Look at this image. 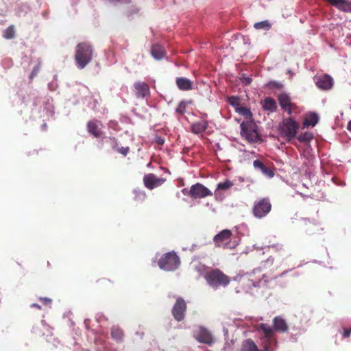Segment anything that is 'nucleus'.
<instances>
[{
  "label": "nucleus",
  "instance_id": "aec40b11",
  "mask_svg": "<svg viewBox=\"0 0 351 351\" xmlns=\"http://www.w3.org/2000/svg\"><path fill=\"white\" fill-rule=\"evenodd\" d=\"M274 330L285 332L287 330L288 326L286 322L281 317H276L273 321Z\"/></svg>",
  "mask_w": 351,
  "mask_h": 351
},
{
  "label": "nucleus",
  "instance_id": "0eeeda50",
  "mask_svg": "<svg viewBox=\"0 0 351 351\" xmlns=\"http://www.w3.org/2000/svg\"><path fill=\"white\" fill-rule=\"evenodd\" d=\"M180 262L177 254L173 252H168L161 256L158 261V266L165 271H173L178 268Z\"/></svg>",
  "mask_w": 351,
  "mask_h": 351
},
{
  "label": "nucleus",
  "instance_id": "423d86ee",
  "mask_svg": "<svg viewBox=\"0 0 351 351\" xmlns=\"http://www.w3.org/2000/svg\"><path fill=\"white\" fill-rule=\"evenodd\" d=\"M241 134L249 142H256L260 138L257 125L252 121H243L241 124Z\"/></svg>",
  "mask_w": 351,
  "mask_h": 351
},
{
  "label": "nucleus",
  "instance_id": "f8f14e48",
  "mask_svg": "<svg viewBox=\"0 0 351 351\" xmlns=\"http://www.w3.org/2000/svg\"><path fill=\"white\" fill-rule=\"evenodd\" d=\"M135 95L138 99H145L150 95V88L146 82H136L134 84Z\"/></svg>",
  "mask_w": 351,
  "mask_h": 351
},
{
  "label": "nucleus",
  "instance_id": "de8ad7c7",
  "mask_svg": "<svg viewBox=\"0 0 351 351\" xmlns=\"http://www.w3.org/2000/svg\"><path fill=\"white\" fill-rule=\"evenodd\" d=\"M101 282H103V283H105V284H108V283H110V281L108 280H106V279H104V280H101Z\"/></svg>",
  "mask_w": 351,
  "mask_h": 351
},
{
  "label": "nucleus",
  "instance_id": "393cba45",
  "mask_svg": "<svg viewBox=\"0 0 351 351\" xmlns=\"http://www.w3.org/2000/svg\"><path fill=\"white\" fill-rule=\"evenodd\" d=\"M278 101H279V104L282 110H285L291 104H292L289 96L285 93L280 94L278 96Z\"/></svg>",
  "mask_w": 351,
  "mask_h": 351
},
{
  "label": "nucleus",
  "instance_id": "bb28decb",
  "mask_svg": "<svg viewBox=\"0 0 351 351\" xmlns=\"http://www.w3.org/2000/svg\"><path fill=\"white\" fill-rule=\"evenodd\" d=\"M112 337L117 341H121L123 337V331L118 327H112L110 332Z\"/></svg>",
  "mask_w": 351,
  "mask_h": 351
},
{
  "label": "nucleus",
  "instance_id": "4be33fe9",
  "mask_svg": "<svg viewBox=\"0 0 351 351\" xmlns=\"http://www.w3.org/2000/svg\"><path fill=\"white\" fill-rule=\"evenodd\" d=\"M261 340L263 348L260 351H272V345H276L277 343L275 337H271V339L261 337Z\"/></svg>",
  "mask_w": 351,
  "mask_h": 351
},
{
  "label": "nucleus",
  "instance_id": "e433bc0d",
  "mask_svg": "<svg viewBox=\"0 0 351 351\" xmlns=\"http://www.w3.org/2000/svg\"><path fill=\"white\" fill-rule=\"evenodd\" d=\"M186 104L184 101H181L177 106L176 111L180 114H183L186 111Z\"/></svg>",
  "mask_w": 351,
  "mask_h": 351
},
{
  "label": "nucleus",
  "instance_id": "09e8293b",
  "mask_svg": "<svg viewBox=\"0 0 351 351\" xmlns=\"http://www.w3.org/2000/svg\"><path fill=\"white\" fill-rule=\"evenodd\" d=\"M108 1L111 3H114L121 2V0H108Z\"/></svg>",
  "mask_w": 351,
  "mask_h": 351
},
{
  "label": "nucleus",
  "instance_id": "dca6fc26",
  "mask_svg": "<svg viewBox=\"0 0 351 351\" xmlns=\"http://www.w3.org/2000/svg\"><path fill=\"white\" fill-rule=\"evenodd\" d=\"M88 132L96 138H99L103 132L99 127L98 121L97 120H92L87 123Z\"/></svg>",
  "mask_w": 351,
  "mask_h": 351
},
{
  "label": "nucleus",
  "instance_id": "c85d7f7f",
  "mask_svg": "<svg viewBox=\"0 0 351 351\" xmlns=\"http://www.w3.org/2000/svg\"><path fill=\"white\" fill-rule=\"evenodd\" d=\"M313 138V135L311 132L302 133L298 136V139L301 143L310 142Z\"/></svg>",
  "mask_w": 351,
  "mask_h": 351
},
{
  "label": "nucleus",
  "instance_id": "603ef678",
  "mask_svg": "<svg viewBox=\"0 0 351 351\" xmlns=\"http://www.w3.org/2000/svg\"><path fill=\"white\" fill-rule=\"evenodd\" d=\"M186 192H187V189H184L182 190V193H183L184 194H186Z\"/></svg>",
  "mask_w": 351,
  "mask_h": 351
},
{
  "label": "nucleus",
  "instance_id": "7c9ffc66",
  "mask_svg": "<svg viewBox=\"0 0 351 351\" xmlns=\"http://www.w3.org/2000/svg\"><path fill=\"white\" fill-rule=\"evenodd\" d=\"M15 36V31L13 25L9 26L5 30L3 37L6 39H12Z\"/></svg>",
  "mask_w": 351,
  "mask_h": 351
},
{
  "label": "nucleus",
  "instance_id": "39448f33",
  "mask_svg": "<svg viewBox=\"0 0 351 351\" xmlns=\"http://www.w3.org/2000/svg\"><path fill=\"white\" fill-rule=\"evenodd\" d=\"M271 203L268 197H263L256 200L252 208L253 215L258 219L266 217L271 210Z\"/></svg>",
  "mask_w": 351,
  "mask_h": 351
},
{
  "label": "nucleus",
  "instance_id": "ea45409f",
  "mask_svg": "<svg viewBox=\"0 0 351 351\" xmlns=\"http://www.w3.org/2000/svg\"><path fill=\"white\" fill-rule=\"evenodd\" d=\"M117 152L124 156H127V154L129 153L130 147H121L120 148L117 149Z\"/></svg>",
  "mask_w": 351,
  "mask_h": 351
},
{
  "label": "nucleus",
  "instance_id": "72a5a7b5",
  "mask_svg": "<svg viewBox=\"0 0 351 351\" xmlns=\"http://www.w3.org/2000/svg\"><path fill=\"white\" fill-rule=\"evenodd\" d=\"M285 111L287 112V113L289 115H291L293 113H300V110L298 109V107L296 106L295 104L292 103L287 108H286Z\"/></svg>",
  "mask_w": 351,
  "mask_h": 351
},
{
  "label": "nucleus",
  "instance_id": "cd10ccee",
  "mask_svg": "<svg viewBox=\"0 0 351 351\" xmlns=\"http://www.w3.org/2000/svg\"><path fill=\"white\" fill-rule=\"evenodd\" d=\"M185 308H173L172 314L174 318L178 321H181L184 317Z\"/></svg>",
  "mask_w": 351,
  "mask_h": 351
},
{
  "label": "nucleus",
  "instance_id": "f03ea898",
  "mask_svg": "<svg viewBox=\"0 0 351 351\" xmlns=\"http://www.w3.org/2000/svg\"><path fill=\"white\" fill-rule=\"evenodd\" d=\"M93 58V47L90 43L82 42L77 44L75 47V60L79 69H84L91 62Z\"/></svg>",
  "mask_w": 351,
  "mask_h": 351
},
{
  "label": "nucleus",
  "instance_id": "a18cd8bd",
  "mask_svg": "<svg viewBox=\"0 0 351 351\" xmlns=\"http://www.w3.org/2000/svg\"><path fill=\"white\" fill-rule=\"evenodd\" d=\"M351 334V328L348 329H344L343 336L344 338H348L350 337Z\"/></svg>",
  "mask_w": 351,
  "mask_h": 351
},
{
  "label": "nucleus",
  "instance_id": "f257e3e1",
  "mask_svg": "<svg viewBox=\"0 0 351 351\" xmlns=\"http://www.w3.org/2000/svg\"><path fill=\"white\" fill-rule=\"evenodd\" d=\"M204 278L207 285L214 290L228 287L231 281L229 276L218 268H212L206 271Z\"/></svg>",
  "mask_w": 351,
  "mask_h": 351
},
{
  "label": "nucleus",
  "instance_id": "412c9836",
  "mask_svg": "<svg viewBox=\"0 0 351 351\" xmlns=\"http://www.w3.org/2000/svg\"><path fill=\"white\" fill-rule=\"evenodd\" d=\"M152 56L156 60H161L165 55V51L162 46L154 45L151 49Z\"/></svg>",
  "mask_w": 351,
  "mask_h": 351
},
{
  "label": "nucleus",
  "instance_id": "4c0bfd02",
  "mask_svg": "<svg viewBox=\"0 0 351 351\" xmlns=\"http://www.w3.org/2000/svg\"><path fill=\"white\" fill-rule=\"evenodd\" d=\"M186 301L182 298L178 297L176 299V302L173 307H176V308H178V307H186Z\"/></svg>",
  "mask_w": 351,
  "mask_h": 351
},
{
  "label": "nucleus",
  "instance_id": "c9c22d12",
  "mask_svg": "<svg viewBox=\"0 0 351 351\" xmlns=\"http://www.w3.org/2000/svg\"><path fill=\"white\" fill-rule=\"evenodd\" d=\"M267 86L270 89H280L283 86L281 82L271 81L267 84Z\"/></svg>",
  "mask_w": 351,
  "mask_h": 351
},
{
  "label": "nucleus",
  "instance_id": "a19ab883",
  "mask_svg": "<svg viewBox=\"0 0 351 351\" xmlns=\"http://www.w3.org/2000/svg\"><path fill=\"white\" fill-rule=\"evenodd\" d=\"M241 83L243 85L247 86V85H249L251 83L252 79L250 77H249L243 75L241 77Z\"/></svg>",
  "mask_w": 351,
  "mask_h": 351
},
{
  "label": "nucleus",
  "instance_id": "b1692460",
  "mask_svg": "<svg viewBox=\"0 0 351 351\" xmlns=\"http://www.w3.org/2000/svg\"><path fill=\"white\" fill-rule=\"evenodd\" d=\"M241 351H260L254 341L250 339L245 340L241 347Z\"/></svg>",
  "mask_w": 351,
  "mask_h": 351
},
{
  "label": "nucleus",
  "instance_id": "ddd939ff",
  "mask_svg": "<svg viewBox=\"0 0 351 351\" xmlns=\"http://www.w3.org/2000/svg\"><path fill=\"white\" fill-rule=\"evenodd\" d=\"M333 84V80L329 75H321L318 77L316 85L322 90L330 89Z\"/></svg>",
  "mask_w": 351,
  "mask_h": 351
},
{
  "label": "nucleus",
  "instance_id": "7ed1b4c3",
  "mask_svg": "<svg viewBox=\"0 0 351 351\" xmlns=\"http://www.w3.org/2000/svg\"><path fill=\"white\" fill-rule=\"evenodd\" d=\"M276 278L277 277L274 275L268 276L265 274L260 275V269H255L250 276V278H243V283L249 287L266 288L268 287L269 283Z\"/></svg>",
  "mask_w": 351,
  "mask_h": 351
},
{
  "label": "nucleus",
  "instance_id": "2f4dec72",
  "mask_svg": "<svg viewBox=\"0 0 351 351\" xmlns=\"http://www.w3.org/2000/svg\"><path fill=\"white\" fill-rule=\"evenodd\" d=\"M237 112L240 114L245 116L246 118H251L252 112L250 109L245 107H239L236 108Z\"/></svg>",
  "mask_w": 351,
  "mask_h": 351
},
{
  "label": "nucleus",
  "instance_id": "20e7f679",
  "mask_svg": "<svg viewBox=\"0 0 351 351\" xmlns=\"http://www.w3.org/2000/svg\"><path fill=\"white\" fill-rule=\"evenodd\" d=\"M232 237L231 230L228 229L221 230L213 238L215 247L228 250L234 249L237 243L235 241H232Z\"/></svg>",
  "mask_w": 351,
  "mask_h": 351
},
{
  "label": "nucleus",
  "instance_id": "6e6552de",
  "mask_svg": "<svg viewBox=\"0 0 351 351\" xmlns=\"http://www.w3.org/2000/svg\"><path fill=\"white\" fill-rule=\"evenodd\" d=\"M193 336L198 342L209 346H211L215 341L213 334L203 326H199L197 330H194Z\"/></svg>",
  "mask_w": 351,
  "mask_h": 351
},
{
  "label": "nucleus",
  "instance_id": "2eb2a0df",
  "mask_svg": "<svg viewBox=\"0 0 351 351\" xmlns=\"http://www.w3.org/2000/svg\"><path fill=\"white\" fill-rule=\"evenodd\" d=\"M339 10L351 12V1L346 0H326Z\"/></svg>",
  "mask_w": 351,
  "mask_h": 351
},
{
  "label": "nucleus",
  "instance_id": "5701e85b",
  "mask_svg": "<svg viewBox=\"0 0 351 351\" xmlns=\"http://www.w3.org/2000/svg\"><path fill=\"white\" fill-rule=\"evenodd\" d=\"M259 328L263 332V335L262 337L266 339H271V337H275L274 329L270 326L266 324H261L259 326Z\"/></svg>",
  "mask_w": 351,
  "mask_h": 351
},
{
  "label": "nucleus",
  "instance_id": "9b49d317",
  "mask_svg": "<svg viewBox=\"0 0 351 351\" xmlns=\"http://www.w3.org/2000/svg\"><path fill=\"white\" fill-rule=\"evenodd\" d=\"M165 181V179L158 178L153 173H148L144 176L143 182L146 188L152 190L156 187L161 186Z\"/></svg>",
  "mask_w": 351,
  "mask_h": 351
},
{
  "label": "nucleus",
  "instance_id": "6ab92c4d",
  "mask_svg": "<svg viewBox=\"0 0 351 351\" xmlns=\"http://www.w3.org/2000/svg\"><path fill=\"white\" fill-rule=\"evenodd\" d=\"M261 104L265 110L274 112L277 108L276 101L271 97H266L261 101Z\"/></svg>",
  "mask_w": 351,
  "mask_h": 351
},
{
  "label": "nucleus",
  "instance_id": "c03bdc74",
  "mask_svg": "<svg viewBox=\"0 0 351 351\" xmlns=\"http://www.w3.org/2000/svg\"><path fill=\"white\" fill-rule=\"evenodd\" d=\"M155 142L159 145H162L165 143V139L161 136H156L155 138Z\"/></svg>",
  "mask_w": 351,
  "mask_h": 351
},
{
  "label": "nucleus",
  "instance_id": "a211bd4d",
  "mask_svg": "<svg viewBox=\"0 0 351 351\" xmlns=\"http://www.w3.org/2000/svg\"><path fill=\"white\" fill-rule=\"evenodd\" d=\"M176 85L181 90H189L193 88V82L186 77H178Z\"/></svg>",
  "mask_w": 351,
  "mask_h": 351
},
{
  "label": "nucleus",
  "instance_id": "9d476101",
  "mask_svg": "<svg viewBox=\"0 0 351 351\" xmlns=\"http://www.w3.org/2000/svg\"><path fill=\"white\" fill-rule=\"evenodd\" d=\"M187 195L193 199H201L208 196H212L213 193L205 186L200 183H196L191 186Z\"/></svg>",
  "mask_w": 351,
  "mask_h": 351
},
{
  "label": "nucleus",
  "instance_id": "3c124183",
  "mask_svg": "<svg viewBox=\"0 0 351 351\" xmlns=\"http://www.w3.org/2000/svg\"><path fill=\"white\" fill-rule=\"evenodd\" d=\"M273 261H274L273 259H272V260H270V258H268V259L267 260V263H273Z\"/></svg>",
  "mask_w": 351,
  "mask_h": 351
},
{
  "label": "nucleus",
  "instance_id": "a878e982",
  "mask_svg": "<svg viewBox=\"0 0 351 351\" xmlns=\"http://www.w3.org/2000/svg\"><path fill=\"white\" fill-rule=\"evenodd\" d=\"M319 120L317 114L315 112H312L309 114L308 117L306 118L304 121V127H308L309 125L315 126Z\"/></svg>",
  "mask_w": 351,
  "mask_h": 351
},
{
  "label": "nucleus",
  "instance_id": "58836bf2",
  "mask_svg": "<svg viewBox=\"0 0 351 351\" xmlns=\"http://www.w3.org/2000/svg\"><path fill=\"white\" fill-rule=\"evenodd\" d=\"M39 71H40V65L37 64L34 67V69L29 75V79L32 80L35 76L37 75V74L38 73Z\"/></svg>",
  "mask_w": 351,
  "mask_h": 351
},
{
  "label": "nucleus",
  "instance_id": "79ce46f5",
  "mask_svg": "<svg viewBox=\"0 0 351 351\" xmlns=\"http://www.w3.org/2000/svg\"><path fill=\"white\" fill-rule=\"evenodd\" d=\"M40 300L44 306H49L51 304V300L48 298H40Z\"/></svg>",
  "mask_w": 351,
  "mask_h": 351
},
{
  "label": "nucleus",
  "instance_id": "473e14b6",
  "mask_svg": "<svg viewBox=\"0 0 351 351\" xmlns=\"http://www.w3.org/2000/svg\"><path fill=\"white\" fill-rule=\"evenodd\" d=\"M232 186H233V183L231 181H230L228 180H226L223 182H219L217 184V189L218 190H226V189H230Z\"/></svg>",
  "mask_w": 351,
  "mask_h": 351
},
{
  "label": "nucleus",
  "instance_id": "f3484780",
  "mask_svg": "<svg viewBox=\"0 0 351 351\" xmlns=\"http://www.w3.org/2000/svg\"><path fill=\"white\" fill-rule=\"evenodd\" d=\"M208 126V121L205 120L195 122L191 126V132L195 134H199L204 132Z\"/></svg>",
  "mask_w": 351,
  "mask_h": 351
},
{
  "label": "nucleus",
  "instance_id": "c756f323",
  "mask_svg": "<svg viewBox=\"0 0 351 351\" xmlns=\"http://www.w3.org/2000/svg\"><path fill=\"white\" fill-rule=\"evenodd\" d=\"M256 29H269L271 28V24L267 21H263L256 23L254 25Z\"/></svg>",
  "mask_w": 351,
  "mask_h": 351
},
{
  "label": "nucleus",
  "instance_id": "1a4fd4ad",
  "mask_svg": "<svg viewBox=\"0 0 351 351\" xmlns=\"http://www.w3.org/2000/svg\"><path fill=\"white\" fill-rule=\"evenodd\" d=\"M298 129L299 124L292 118L289 117L283 121L282 131L289 141L296 136Z\"/></svg>",
  "mask_w": 351,
  "mask_h": 351
},
{
  "label": "nucleus",
  "instance_id": "37998d69",
  "mask_svg": "<svg viewBox=\"0 0 351 351\" xmlns=\"http://www.w3.org/2000/svg\"><path fill=\"white\" fill-rule=\"evenodd\" d=\"M109 139L112 143V149H114V150H117V149H118V147H117V145H118L117 139L115 137H110Z\"/></svg>",
  "mask_w": 351,
  "mask_h": 351
},
{
  "label": "nucleus",
  "instance_id": "8fccbe9b",
  "mask_svg": "<svg viewBox=\"0 0 351 351\" xmlns=\"http://www.w3.org/2000/svg\"><path fill=\"white\" fill-rule=\"evenodd\" d=\"M32 307H36V308H38V307H40V305L37 304H32Z\"/></svg>",
  "mask_w": 351,
  "mask_h": 351
},
{
  "label": "nucleus",
  "instance_id": "f704fd0d",
  "mask_svg": "<svg viewBox=\"0 0 351 351\" xmlns=\"http://www.w3.org/2000/svg\"><path fill=\"white\" fill-rule=\"evenodd\" d=\"M227 101L230 105L236 108H239V106L240 104L239 98L235 96L228 97L227 98Z\"/></svg>",
  "mask_w": 351,
  "mask_h": 351
},
{
  "label": "nucleus",
  "instance_id": "49530a36",
  "mask_svg": "<svg viewBox=\"0 0 351 351\" xmlns=\"http://www.w3.org/2000/svg\"><path fill=\"white\" fill-rule=\"evenodd\" d=\"M347 129L348 131L351 132V120L348 123Z\"/></svg>",
  "mask_w": 351,
  "mask_h": 351
},
{
  "label": "nucleus",
  "instance_id": "4468645a",
  "mask_svg": "<svg viewBox=\"0 0 351 351\" xmlns=\"http://www.w3.org/2000/svg\"><path fill=\"white\" fill-rule=\"evenodd\" d=\"M253 167L255 169L260 171L263 175L268 178H272L274 173L272 169L267 167L261 160H255L253 162Z\"/></svg>",
  "mask_w": 351,
  "mask_h": 351
}]
</instances>
